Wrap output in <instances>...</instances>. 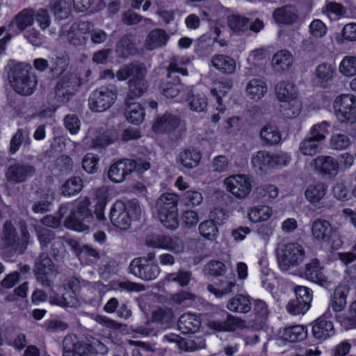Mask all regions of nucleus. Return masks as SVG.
Wrapping results in <instances>:
<instances>
[{"label":"nucleus","instance_id":"obj_1","mask_svg":"<svg viewBox=\"0 0 356 356\" xmlns=\"http://www.w3.org/2000/svg\"><path fill=\"white\" fill-rule=\"evenodd\" d=\"M90 200L83 197L74 202H68L62 205L58 212V217L47 216L41 220V223L48 227L55 228L59 226L61 220H64V226L71 230L84 232H88L94 222V217L89 210Z\"/></svg>","mask_w":356,"mask_h":356},{"label":"nucleus","instance_id":"obj_2","mask_svg":"<svg viewBox=\"0 0 356 356\" xmlns=\"http://www.w3.org/2000/svg\"><path fill=\"white\" fill-rule=\"evenodd\" d=\"M145 71L143 65H134L123 67L116 74L118 81H124L128 77H132L129 82V90L125 102L127 120L134 124H139L144 120L143 108L134 100L142 96L147 90V83L143 80Z\"/></svg>","mask_w":356,"mask_h":356},{"label":"nucleus","instance_id":"obj_3","mask_svg":"<svg viewBox=\"0 0 356 356\" xmlns=\"http://www.w3.org/2000/svg\"><path fill=\"white\" fill-rule=\"evenodd\" d=\"M179 197L175 193L162 194L156 200L155 211L161 224L167 229L175 230L179 227L178 202Z\"/></svg>","mask_w":356,"mask_h":356},{"label":"nucleus","instance_id":"obj_4","mask_svg":"<svg viewBox=\"0 0 356 356\" xmlns=\"http://www.w3.org/2000/svg\"><path fill=\"white\" fill-rule=\"evenodd\" d=\"M279 268L283 272L300 266L306 258L303 246L298 243H279L275 250Z\"/></svg>","mask_w":356,"mask_h":356},{"label":"nucleus","instance_id":"obj_5","mask_svg":"<svg viewBox=\"0 0 356 356\" xmlns=\"http://www.w3.org/2000/svg\"><path fill=\"white\" fill-rule=\"evenodd\" d=\"M34 23V10L25 9L19 12L10 22L9 30L15 26L19 31H24V38L33 45H40L43 40L42 35L34 28L29 29Z\"/></svg>","mask_w":356,"mask_h":356},{"label":"nucleus","instance_id":"obj_6","mask_svg":"<svg viewBox=\"0 0 356 356\" xmlns=\"http://www.w3.org/2000/svg\"><path fill=\"white\" fill-rule=\"evenodd\" d=\"M77 279L72 277L67 283L58 289L59 294L53 290L49 295V301L51 305L61 307H77L81 305V300L76 296L75 291L78 286Z\"/></svg>","mask_w":356,"mask_h":356},{"label":"nucleus","instance_id":"obj_7","mask_svg":"<svg viewBox=\"0 0 356 356\" xmlns=\"http://www.w3.org/2000/svg\"><path fill=\"white\" fill-rule=\"evenodd\" d=\"M333 110L337 121L340 123H355L356 97L352 94L338 95L333 102Z\"/></svg>","mask_w":356,"mask_h":356},{"label":"nucleus","instance_id":"obj_8","mask_svg":"<svg viewBox=\"0 0 356 356\" xmlns=\"http://www.w3.org/2000/svg\"><path fill=\"white\" fill-rule=\"evenodd\" d=\"M140 211V207L135 203L125 204L123 202H115L111 209L110 219L114 226L121 229H127L131 225V218Z\"/></svg>","mask_w":356,"mask_h":356},{"label":"nucleus","instance_id":"obj_9","mask_svg":"<svg viewBox=\"0 0 356 356\" xmlns=\"http://www.w3.org/2000/svg\"><path fill=\"white\" fill-rule=\"evenodd\" d=\"M226 190L238 199H244L252 191L250 178L244 175H234L223 181Z\"/></svg>","mask_w":356,"mask_h":356},{"label":"nucleus","instance_id":"obj_10","mask_svg":"<svg viewBox=\"0 0 356 356\" xmlns=\"http://www.w3.org/2000/svg\"><path fill=\"white\" fill-rule=\"evenodd\" d=\"M118 137V134L114 129L102 132L95 127H91L83 138V143L89 147L102 148L113 143Z\"/></svg>","mask_w":356,"mask_h":356},{"label":"nucleus","instance_id":"obj_11","mask_svg":"<svg viewBox=\"0 0 356 356\" xmlns=\"http://www.w3.org/2000/svg\"><path fill=\"white\" fill-rule=\"evenodd\" d=\"M314 172L324 177L333 178L339 171L338 160L330 155L316 156L311 163Z\"/></svg>","mask_w":356,"mask_h":356},{"label":"nucleus","instance_id":"obj_12","mask_svg":"<svg viewBox=\"0 0 356 356\" xmlns=\"http://www.w3.org/2000/svg\"><path fill=\"white\" fill-rule=\"evenodd\" d=\"M305 275L309 281L323 287H328L334 282V279L325 275L323 266L317 259H313L306 264Z\"/></svg>","mask_w":356,"mask_h":356},{"label":"nucleus","instance_id":"obj_13","mask_svg":"<svg viewBox=\"0 0 356 356\" xmlns=\"http://www.w3.org/2000/svg\"><path fill=\"white\" fill-rule=\"evenodd\" d=\"M116 99V93L109 88L94 92L89 99V107L94 112H102L109 108Z\"/></svg>","mask_w":356,"mask_h":356},{"label":"nucleus","instance_id":"obj_14","mask_svg":"<svg viewBox=\"0 0 356 356\" xmlns=\"http://www.w3.org/2000/svg\"><path fill=\"white\" fill-rule=\"evenodd\" d=\"M145 259H134L129 264V273L144 280H153L160 274L161 269L156 264H143Z\"/></svg>","mask_w":356,"mask_h":356},{"label":"nucleus","instance_id":"obj_15","mask_svg":"<svg viewBox=\"0 0 356 356\" xmlns=\"http://www.w3.org/2000/svg\"><path fill=\"white\" fill-rule=\"evenodd\" d=\"M75 352L79 356H97L108 352L107 347L95 338L79 341L76 338Z\"/></svg>","mask_w":356,"mask_h":356},{"label":"nucleus","instance_id":"obj_16","mask_svg":"<svg viewBox=\"0 0 356 356\" xmlns=\"http://www.w3.org/2000/svg\"><path fill=\"white\" fill-rule=\"evenodd\" d=\"M10 82L17 93L29 95L33 92L37 80L33 74H31L26 71H22L17 73Z\"/></svg>","mask_w":356,"mask_h":356},{"label":"nucleus","instance_id":"obj_17","mask_svg":"<svg viewBox=\"0 0 356 356\" xmlns=\"http://www.w3.org/2000/svg\"><path fill=\"white\" fill-rule=\"evenodd\" d=\"M134 164L131 159H123L114 163L108 170L109 180L113 183H122L133 172Z\"/></svg>","mask_w":356,"mask_h":356},{"label":"nucleus","instance_id":"obj_18","mask_svg":"<svg viewBox=\"0 0 356 356\" xmlns=\"http://www.w3.org/2000/svg\"><path fill=\"white\" fill-rule=\"evenodd\" d=\"M312 332L313 336L320 341L327 340L335 334L333 323L327 320V315L325 314L314 322Z\"/></svg>","mask_w":356,"mask_h":356},{"label":"nucleus","instance_id":"obj_19","mask_svg":"<svg viewBox=\"0 0 356 356\" xmlns=\"http://www.w3.org/2000/svg\"><path fill=\"white\" fill-rule=\"evenodd\" d=\"M58 273V270L52 266L49 257L42 254L40 261L36 264L35 274L37 279L42 283L49 284V282Z\"/></svg>","mask_w":356,"mask_h":356},{"label":"nucleus","instance_id":"obj_20","mask_svg":"<svg viewBox=\"0 0 356 356\" xmlns=\"http://www.w3.org/2000/svg\"><path fill=\"white\" fill-rule=\"evenodd\" d=\"M349 293L350 286L345 283L339 284L334 288L330 302V306L334 313L338 314L345 309Z\"/></svg>","mask_w":356,"mask_h":356},{"label":"nucleus","instance_id":"obj_21","mask_svg":"<svg viewBox=\"0 0 356 356\" xmlns=\"http://www.w3.org/2000/svg\"><path fill=\"white\" fill-rule=\"evenodd\" d=\"M237 287L235 277L232 275L220 279L216 284H209L207 289L216 298H221L236 290Z\"/></svg>","mask_w":356,"mask_h":356},{"label":"nucleus","instance_id":"obj_22","mask_svg":"<svg viewBox=\"0 0 356 356\" xmlns=\"http://www.w3.org/2000/svg\"><path fill=\"white\" fill-rule=\"evenodd\" d=\"M208 327L216 331L233 332L242 330L246 327L245 322L241 318L227 314L224 322L210 321L208 322Z\"/></svg>","mask_w":356,"mask_h":356},{"label":"nucleus","instance_id":"obj_23","mask_svg":"<svg viewBox=\"0 0 356 356\" xmlns=\"http://www.w3.org/2000/svg\"><path fill=\"white\" fill-rule=\"evenodd\" d=\"M268 91L266 83L257 78L250 79L245 86L246 97L252 101L257 102L265 97Z\"/></svg>","mask_w":356,"mask_h":356},{"label":"nucleus","instance_id":"obj_24","mask_svg":"<svg viewBox=\"0 0 356 356\" xmlns=\"http://www.w3.org/2000/svg\"><path fill=\"white\" fill-rule=\"evenodd\" d=\"M275 94L280 102H286L299 96L297 86L290 81H280L275 87Z\"/></svg>","mask_w":356,"mask_h":356},{"label":"nucleus","instance_id":"obj_25","mask_svg":"<svg viewBox=\"0 0 356 356\" xmlns=\"http://www.w3.org/2000/svg\"><path fill=\"white\" fill-rule=\"evenodd\" d=\"M91 24L89 22H81L74 24L68 33V39L74 45H81L85 44L87 39V34L91 29Z\"/></svg>","mask_w":356,"mask_h":356},{"label":"nucleus","instance_id":"obj_26","mask_svg":"<svg viewBox=\"0 0 356 356\" xmlns=\"http://www.w3.org/2000/svg\"><path fill=\"white\" fill-rule=\"evenodd\" d=\"M200 151L194 148L181 150L177 157V161L185 168L191 169L197 167L201 160Z\"/></svg>","mask_w":356,"mask_h":356},{"label":"nucleus","instance_id":"obj_27","mask_svg":"<svg viewBox=\"0 0 356 356\" xmlns=\"http://www.w3.org/2000/svg\"><path fill=\"white\" fill-rule=\"evenodd\" d=\"M34 173V169L30 165L15 164L10 165L6 172L7 179L14 183H20Z\"/></svg>","mask_w":356,"mask_h":356},{"label":"nucleus","instance_id":"obj_28","mask_svg":"<svg viewBox=\"0 0 356 356\" xmlns=\"http://www.w3.org/2000/svg\"><path fill=\"white\" fill-rule=\"evenodd\" d=\"M293 64L292 54L286 49L276 52L272 59V65L277 72H286Z\"/></svg>","mask_w":356,"mask_h":356},{"label":"nucleus","instance_id":"obj_29","mask_svg":"<svg viewBox=\"0 0 356 356\" xmlns=\"http://www.w3.org/2000/svg\"><path fill=\"white\" fill-rule=\"evenodd\" d=\"M273 215V209L266 204H257L251 207L248 212V220L253 223L268 220Z\"/></svg>","mask_w":356,"mask_h":356},{"label":"nucleus","instance_id":"obj_30","mask_svg":"<svg viewBox=\"0 0 356 356\" xmlns=\"http://www.w3.org/2000/svg\"><path fill=\"white\" fill-rule=\"evenodd\" d=\"M211 64L217 70L224 74H234L237 69L235 60L225 55L215 56L211 60Z\"/></svg>","mask_w":356,"mask_h":356},{"label":"nucleus","instance_id":"obj_31","mask_svg":"<svg viewBox=\"0 0 356 356\" xmlns=\"http://www.w3.org/2000/svg\"><path fill=\"white\" fill-rule=\"evenodd\" d=\"M307 336V329L300 325L286 327L280 332V337L283 340L292 343L302 341Z\"/></svg>","mask_w":356,"mask_h":356},{"label":"nucleus","instance_id":"obj_32","mask_svg":"<svg viewBox=\"0 0 356 356\" xmlns=\"http://www.w3.org/2000/svg\"><path fill=\"white\" fill-rule=\"evenodd\" d=\"M109 201L108 191L106 187L99 188L95 194V216L97 220L102 222L106 220L104 209Z\"/></svg>","mask_w":356,"mask_h":356},{"label":"nucleus","instance_id":"obj_33","mask_svg":"<svg viewBox=\"0 0 356 356\" xmlns=\"http://www.w3.org/2000/svg\"><path fill=\"white\" fill-rule=\"evenodd\" d=\"M227 308L232 312L247 313L251 309V302L248 296L238 294L228 301Z\"/></svg>","mask_w":356,"mask_h":356},{"label":"nucleus","instance_id":"obj_34","mask_svg":"<svg viewBox=\"0 0 356 356\" xmlns=\"http://www.w3.org/2000/svg\"><path fill=\"white\" fill-rule=\"evenodd\" d=\"M200 321L195 315L184 314L179 319L177 326L184 334L195 332L200 327Z\"/></svg>","mask_w":356,"mask_h":356},{"label":"nucleus","instance_id":"obj_35","mask_svg":"<svg viewBox=\"0 0 356 356\" xmlns=\"http://www.w3.org/2000/svg\"><path fill=\"white\" fill-rule=\"evenodd\" d=\"M178 124L179 120L177 118L168 114L158 118L152 125V129L156 134H162L175 129Z\"/></svg>","mask_w":356,"mask_h":356},{"label":"nucleus","instance_id":"obj_36","mask_svg":"<svg viewBox=\"0 0 356 356\" xmlns=\"http://www.w3.org/2000/svg\"><path fill=\"white\" fill-rule=\"evenodd\" d=\"M168 36L161 29H156L151 31L147 35L145 46L149 50L155 49L166 44Z\"/></svg>","mask_w":356,"mask_h":356},{"label":"nucleus","instance_id":"obj_37","mask_svg":"<svg viewBox=\"0 0 356 356\" xmlns=\"http://www.w3.org/2000/svg\"><path fill=\"white\" fill-rule=\"evenodd\" d=\"M335 74L334 67L329 63H321L318 65L315 70L314 79L317 84L323 86L332 81Z\"/></svg>","mask_w":356,"mask_h":356},{"label":"nucleus","instance_id":"obj_38","mask_svg":"<svg viewBox=\"0 0 356 356\" xmlns=\"http://www.w3.org/2000/svg\"><path fill=\"white\" fill-rule=\"evenodd\" d=\"M270 154L266 151H259L251 158V164L257 172H266L271 169Z\"/></svg>","mask_w":356,"mask_h":356},{"label":"nucleus","instance_id":"obj_39","mask_svg":"<svg viewBox=\"0 0 356 356\" xmlns=\"http://www.w3.org/2000/svg\"><path fill=\"white\" fill-rule=\"evenodd\" d=\"M331 226L328 221L324 220H315L312 226V233L314 238L323 243H325L327 238L331 233Z\"/></svg>","mask_w":356,"mask_h":356},{"label":"nucleus","instance_id":"obj_40","mask_svg":"<svg viewBox=\"0 0 356 356\" xmlns=\"http://www.w3.org/2000/svg\"><path fill=\"white\" fill-rule=\"evenodd\" d=\"M330 148L334 151H343L348 149L352 143L348 135L341 132H334L329 138Z\"/></svg>","mask_w":356,"mask_h":356},{"label":"nucleus","instance_id":"obj_41","mask_svg":"<svg viewBox=\"0 0 356 356\" xmlns=\"http://www.w3.org/2000/svg\"><path fill=\"white\" fill-rule=\"evenodd\" d=\"M187 102L190 109L197 113L206 111L208 105L205 95L200 91H193Z\"/></svg>","mask_w":356,"mask_h":356},{"label":"nucleus","instance_id":"obj_42","mask_svg":"<svg viewBox=\"0 0 356 356\" xmlns=\"http://www.w3.org/2000/svg\"><path fill=\"white\" fill-rule=\"evenodd\" d=\"M199 233L204 239L213 241L219 234L217 225L213 220H207L202 222L198 227Z\"/></svg>","mask_w":356,"mask_h":356},{"label":"nucleus","instance_id":"obj_43","mask_svg":"<svg viewBox=\"0 0 356 356\" xmlns=\"http://www.w3.org/2000/svg\"><path fill=\"white\" fill-rule=\"evenodd\" d=\"M260 137L266 144L275 145L281 140V134L276 127L268 124L260 131Z\"/></svg>","mask_w":356,"mask_h":356},{"label":"nucleus","instance_id":"obj_44","mask_svg":"<svg viewBox=\"0 0 356 356\" xmlns=\"http://www.w3.org/2000/svg\"><path fill=\"white\" fill-rule=\"evenodd\" d=\"M163 250L172 252L175 254H181L185 250L184 240L177 236H165Z\"/></svg>","mask_w":356,"mask_h":356},{"label":"nucleus","instance_id":"obj_45","mask_svg":"<svg viewBox=\"0 0 356 356\" xmlns=\"http://www.w3.org/2000/svg\"><path fill=\"white\" fill-rule=\"evenodd\" d=\"M284 103L286 105L283 110V115L286 118L295 119L300 115L302 111V102L299 97Z\"/></svg>","mask_w":356,"mask_h":356},{"label":"nucleus","instance_id":"obj_46","mask_svg":"<svg viewBox=\"0 0 356 356\" xmlns=\"http://www.w3.org/2000/svg\"><path fill=\"white\" fill-rule=\"evenodd\" d=\"M326 187L322 183L310 185L305 192L306 199L311 203L318 202L325 195Z\"/></svg>","mask_w":356,"mask_h":356},{"label":"nucleus","instance_id":"obj_47","mask_svg":"<svg viewBox=\"0 0 356 356\" xmlns=\"http://www.w3.org/2000/svg\"><path fill=\"white\" fill-rule=\"evenodd\" d=\"M83 180L79 177L69 179L61 187V193L65 196H72L80 193L83 188Z\"/></svg>","mask_w":356,"mask_h":356},{"label":"nucleus","instance_id":"obj_48","mask_svg":"<svg viewBox=\"0 0 356 356\" xmlns=\"http://www.w3.org/2000/svg\"><path fill=\"white\" fill-rule=\"evenodd\" d=\"M275 20L280 24H290L297 19V14L292 7L287 6L277 9L274 13Z\"/></svg>","mask_w":356,"mask_h":356},{"label":"nucleus","instance_id":"obj_49","mask_svg":"<svg viewBox=\"0 0 356 356\" xmlns=\"http://www.w3.org/2000/svg\"><path fill=\"white\" fill-rule=\"evenodd\" d=\"M339 72L343 76L350 77L356 75V56H346L341 60Z\"/></svg>","mask_w":356,"mask_h":356},{"label":"nucleus","instance_id":"obj_50","mask_svg":"<svg viewBox=\"0 0 356 356\" xmlns=\"http://www.w3.org/2000/svg\"><path fill=\"white\" fill-rule=\"evenodd\" d=\"M321 149V143L312 136L303 139L299 144V150L305 156H313Z\"/></svg>","mask_w":356,"mask_h":356},{"label":"nucleus","instance_id":"obj_51","mask_svg":"<svg viewBox=\"0 0 356 356\" xmlns=\"http://www.w3.org/2000/svg\"><path fill=\"white\" fill-rule=\"evenodd\" d=\"M180 221L184 228L191 229L199 222L200 215L195 210L186 209L181 213Z\"/></svg>","mask_w":356,"mask_h":356},{"label":"nucleus","instance_id":"obj_52","mask_svg":"<svg viewBox=\"0 0 356 356\" xmlns=\"http://www.w3.org/2000/svg\"><path fill=\"white\" fill-rule=\"evenodd\" d=\"M191 280V274L188 271L179 270L178 272L168 273L165 276L164 282L166 283L176 282L180 286H187Z\"/></svg>","mask_w":356,"mask_h":356},{"label":"nucleus","instance_id":"obj_53","mask_svg":"<svg viewBox=\"0 0 356 356\" xmlns=\"http://www.w3.org/2000/svg\"><path fill=\"white\" fill-rule=\"evenodd\" d=\"M330 124L326 121L313 125L310 129V136L321 143L329 133Z\"/></svg>","mask_w":356,"mask_h":356},{"label":"nucleus","instance_id":"obj_54","mask_svg":"<svg viewBox=\"0 0 356 356\" xmlns=\"http://www.w3.org/2000/svg\"><path fill=\"white\" fill-rule=\"evenodd\" d=\"M345 41H356V24L349 23L345 25L341 35L336 38V42L339 44H343Z\"/></svg>","mask_w":356,"mask_h":356},{"label":"nucleus","instance_id":"obj_55","mask_svg":"<svg viewBox=\"0 0 356 356\" xmlns=\"http://www.w3.org/2000/svg\"><path fill=\"white\" fill-rule=\"evenodd\" d=\"M327 32V26L320 19H314L309 25V33L313 38H322L326 35Z\"/></svg>","mask_w":356,"mask_h":356},{"label":"nucleus","instance_id":"obj_56","mask_svg":"<svg viewBox=\"0 0 356 356\" xmlns=\"http://www.w3.org/2000/svg\"><path fill=\"white\" fill-rule=\"evenodd\" d=\"M99 156L92 153H88L82 159V168L88 173L94 174L98 170Z\"/></svg>","mask_w":356,"mask_h":356},{"label":"nucleus","instance_id":"obj_57","mask_svg":"<svg viewBox=\"0 0 356 356\" xmlns=\"http://www.w3.org/2000/svg\"><path fill=\"white\" fill-rule=\"evenodd\" d=\"M271 169H281L287 166L290 161V156L285 152H277L270 154Z\"/></svg>","mask_w":356,"mask_h":356},{"label":"nucleus","instance_id":"obj_58","mask_svg":"<svg viewBox=\"0 0 356 356\" xmlns=\"http://www.w3.org/2000/svg\"><path fill=\"white\" fill-rule=\"evenodd\" d=\"M183 200L186 206L195 207L201 204L203 195L198 191L190 190L184 195Z\"/></svg>","mask_w":356,"mask_h":356},{"label":"nucleus","instance_id":"obj_59","mask_svg":"<svg viewBox=\"0 0 356 356\" xmlns=\"http://www.w3.org/2000/svg\"><path fill=\"white\" fill-rule=\"evenodd\" d=\"M257 193L261 197L270 201L276 198L279 194L277 187L273 184H264L257 188Z\"/></svg>","mask_w":356,"mask_h":356},{"label":"nucleus","instance_id":"obj_60","mask_svg":"<svg viewBox=\"0 0 356 356\" xmlns=\"http://www.w3.org/2000/svg\"><path fill=\"white\" fill-rule=\"evenodd\" d=\"M43 200L35 202L33 206V211L35 213H42L49 210V204L54 199L53 194L50 191L43 195Z\"/></svg>","mask_w":356,"mask_h":356},{"label":"nucleus","instance_id":"obj_61","mask_svg":"<svg viewBox=\"0 0 356 356\" xmlns=\"http://www.w3.org/2000/svg\"><path fill=\"white\" fill-rule=\"evenodd\" d=\"M309 308V305H305L300 299L291 300L286 305L287 312L294 316L305 314Z\"/></svg>","mask_w":356,"mask_h":356},{"label":"nucleus","instance_id":"obj_62","mask_svg":"<svg viewBox=\"0 0 356 356\" xmlns=\"http://www.w3.org/2000/svg\"><path fill=\"white\" fill-rule=\"evenodd\" d=\"M191 63L188 58L181 57L171 63L168 68L169 73L177 72L184 76L187 75V70L184 67Z\"/></svg>","mask_w":356,"mask_h":356},{"label":"nucleus","instance_id":"obj_63","mask_svg":"<svg viewBox=\"0 0 356 356\" xmlns=\"http://www.w3.org/2000/svg\"><path fill=\"white\" fill-rule=\"evenodd\" d=\"M232 85L228 82L216 81L211 88V94L216 97L217 102L221 105V96L225 95L231 88Z\"/></svg>","mask_w":356,"mask_h":356},{"label":"nucleus","instance_id":"obj_64","mask_svg":"<svg viewBox=\"0 0 356 356\" xmlns=\"http://www.w3.org/2000/svg\"><path fill=\"white\" fill-rule=\"evenodd\" d=\"M348 312L349 315L347 318H341L339 321L346 327L356 326V299L350 304Z\"/></svg>","mask_w":356,"mask_h":356}]
</instances>
